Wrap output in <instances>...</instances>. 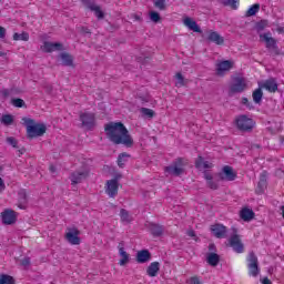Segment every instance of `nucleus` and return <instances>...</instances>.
<instances>
[{"label": "nucleus", "instance_id": "39448f33", "mask_svg": "<svg viewBox=\"0 0 284 284\" xmlns=\"http://www.w3.org/2000/svg\"><path fill=\"white\" fill-rule=\"evenodd\" d=\"M245 88L247 84L245 83V79L241 77H232V83L229 89V97H234V94H241V92H245Z\"/></svg>", "mask_w": 284, "mask_h": 284}, {"label": "nucleus", "instance_id": "5701e85b", "mask_svg": "<svg viewBox=\"0 0 284 284\" xmlns=\"http://www.w3.org/2000/svg\"><path fill=\"white\" fill-rule=\"evenodd\" d=\"M135 261L140 264L148 263L149 261H152V253L146 248L138 251Z\"/></svg>", "mask_w": 284, "mask_h": 284}, {"label": "nucleus", "instance_id": "4c0bfd02", "mask_svg": "<svg viewBox=\"0 0 284 284\" xmlns=\"http://www.w3.org/2000/svg\"><path fill=\"white\" fill-rule=\"evenodd\" d=\"M11 103L14 108H28V105L26 104V101H23V99H20V98H13L11 100Z\"/></svg>", "mask_w": 284, "mask_h": 284}, {"label": "nucleus", "instance_id": "bf43d9fd", "mask_svg": "<svg viewBox=\"0 0 284 284\" xmlns=\"http://www.w3.org/2000/svg\"><path fill=\"white\" fill-rule=\"evenodd\" d=\"M6 32H7L6 28L0 26V39H6Z\"/></svg>", "mask_w": 284, "mask_h": 284}, {"label": "nucleus", "instance_id": "4be33fe9", "mask_svg": "<svg viewBox=\"0 0 284 284\" xmlns=\"http://www.w3.org/2000/svg\"><path fill=\"white\" fill-rule=\"evenodd\" d=\"M234 68V62L231 60H224L217 64L216 74L223 77L224 72H227Z\"/></svg>", "mask_w": 284, "mask_h": 284}, {"label": "nucleus", "instance_id": "6e6d98bb", "mask_svg": "<svg viewBox=\"0 0 284 284\" xmlns=\"http://www.w3.org/2000/svg\"><path fill=\"white\" fill-rule=\"evenodd\" d=\"M0 94H2L4 99H8L10 97V90L3 89L0 91Z\"/></svg>", "mask_w": 284, "mask_h": 284}, {"label": "nucleus", "instance_id": "72a5a7b5", "mask_svg": "<svg viewBox=\"0 0 284 284\" xmlns=\"http://www.w3.org/2000/svg\"><path fill=\"white\" fill-rule=\"evenodd\" d=\"M14 283H17V281L12 275H8V274L0 275V284H14Z\"/></svg>", "mask_w": 284, "mask_h": 284}, {"label": "nucleus", "instance_id": "37998d69", "mask_svg": "<svg viewBox=\"0 0 284 284\" xmlns=\"http://www.w3.org/2000/svg\"><path fill=\"white\" fill-rule=\"evenodd\" d=\"M91 12H94V14L98 19H104L105 18V13H103V10H101V7H99V6H95L94 9Z\"/></svg>", "mask_w": 284, "mask_h": 284}, {"label": "nucleus", "instance_id": "0eeeda50", "mask_svg": "<svg viewBox=\"0 0 284 284\" xmlns=\"http://www.w3.org/2000/svg\"><path fill=\"white\" fill-rule=\"evenodd\" d=\"M80 121L82 123V128H85L89 131L97 128V115L92 112L80 113Z\"/></svg>", "mask_w": 284, "mask_h": 284}, {"label": "nucleus", "instance_id": "7ed1b4c3", "mask_svg": "<svg viewBox=\"0 0 284 284\" xmlns=\"http://www.w3.org/2000/svg\"><path fill=\"white\" fill-rule=\"evenodd\" d=\"M190 162L185 158H178L175 159L171 165L164 168L165 174H170V176H183L185 172V168Z\"/></svg>", "mask_w": 284, "mask_h": 284}, {"label": "nucleus", "instance_id": "6e6552de", "mask_svg": "<svg viewBox=\"0 0 284 284\" xmlns=\"http://www.w3.org/2000/svg\"><path fill=\"white\" fill-rule=\"evenodd\" d=\"M237 173L234 171V168L230 165H224L222 171L219 173L220 181H236Z\"/></svg>", "mask_w": 284, "mask_h": 284}, {"label": "nucleus", "instance_id": "c756f323", "mask_svg": "<svg viewBox=\"0 0 284 284\" xmlns=\"http://www.w3.org/2000/svg\"><path fill=\"white\" fill-rule=\"evenodd\" d=\"M220 3L231 10H239V0H220Z\"/></svg>", "mask_w": 284, "mask_h": 284}, {"label": "nucleus", "instance_id": "864d4df0", "mask_svg": "<svg viewBox=\"0 0 284 284\" xmlns=\"http://www.w3.org/2000/svg\"><path fill=\"white\" fill-rule=\"evenodd\" d=\"M20 265H22V267H28L30 265V257L22 258Z\"/></svg>", "mask_w": 284, "mask_h": 284}, {"label": "nucleus", "instance_id": "bb28decb", "mask_svg": "<svg viewBox=\"0 0 284 284\" xmlns=\"http://www.w3.org/2000/svg\"><path fill=\"white\" fill-rule=\"evenodd\" d=\"M195 168L196 170H210L211 168H214V164L209 161H204L203 156L199 155L195 160Z\"/></svg>", "mask_w": 284, "mask_h": 284}, {"label": "nucleus", "instance_id": "aec40b11", "mask_svg": "<svg viewBox=\"0 0 284 284\" xmlns=\"http://www.w3.org/2000/svg\"><path fill=\"white\" fill-rule=\"evenodd\" d=\"M263 90H267V92L274 93L278 90V82H276L275 78H270L264 82L258 84Z\"/></svg>", "mask_w": 284, "mask_h": 284}, {"label": "nucleus", "instance_id": "ea45409f", "mask_svg": "<svg viewBox=\"0 0 284 284\" xmlns=\"http://www.w3.org/2000/svg\"><path fill=\"white\" fill-rule=\"evenodd\" d=\"M6 142L11 145V148H14L16 150H19V140L14 136H8Z\"/></svg>", "mask_w": 284, "mask_h": 284}, {"label": "nucleus", "instance_id": "4468645a", "mask_svg": "<svg viewBox=\"0 0 284 284\" xmlns=\"http://www.w3.org/2000/svg\"><path fill=\"white\" fill-rule=\"evenodd\" d=\"M88 171H74L70 174L69 179L71 181V185H79V183H83L85 179L89 176Z\"/></svg>", "mask_w": 284, "mask_h": 284}, {"label": "nucleus", "instance_id": "58836bf2", "mask_svg": "<svg viewBox=\"0 0 284 284\" xmlns=\"http://www.w3.org/2000/svg\"><path fill=\"white\" fill-rule=\"evenodd\" d=\"M265 28H267L266 20H261V21L256 22L254 26V30H256V32H263V30H265Z\"/></svg>", "mask_w": 284, "mask_h": 284}, {"label": "nucleus", "instance_id": "ddd939ff", "mask_svg": "<svg viewBox=\"0 0 284 284\" xmlns=\"http://www.w3.org/2000/svg\"><path fill=\"white\" fill-rule=\"evenodd\" d=\"M105 194H108L110 199H114V196L119 194V180L116 178L106 181Z\"/></svg>", "mask_w": 284, "mask_h": 284}, {"label": "nucleus", "instance_id": "f257e3e1", "mask_svg": "<svg viewBox=\"0 0 284 284\" xmlns=\"http://www.w3.org/2000/svg\"><path fill=\"white\" fill-rule=\"evenodd\" d=\"M104 134L114 145H124V148H133L134 139L130 134L123 122H109L104 125Z\"/></svg>", "mask_w": 284, "mask_h": 284}, {"label": "nucleus", "instance_id": "3c124183", "mask_svg": "<svg viewBox=\"0 0 284 284\" xmlns=\"http://www.w3.org/2000/svg\"><path fill=\"white\" fill-rule=\"evenodd\" d=\"M187 236H190L191 239H194V241H199V236H196V232L194 230H189L186 232Z\"/></svg>", "mask_w": 284, "mask_h": 284}, {"label": "nucleus", "instance_id": "4d7b16f0", "mask_svg": "<svg viewBox=\"0 0 284 284\" xmlns=\"http://www.w3.org/2000/svg\"><path fill=\"white\" fill-rule=\"evenodd\" d=\"M209 253L216 254V244H214V243L209 244Z\"/></svg>", "mask_w": 284, "mask_h": 284}, {"label": "nucleus", "instance_id": "774afa93", "mask_svg": "<svg viewBox=\"0 0 284 284\" xmlns=\"http://www.w3.org/2000/svg\"><path fill=\"white\" fill-rule=\"evenodd\" d=\"M148 61H150V57H144V58L142 59V63H148Z\"/></svg>", "mask_w": 284, "mask_h": 284}, {"label": "nucleus", "instance_id": "412c9836", "mask_svg": "<svg viewBox=\"0 0 284 284\" xmlns=\"http://www.w3.org/2000/svg\"><path fill=\"white\" fill-rule=\"evenodd\" d=\"M183 23L192 32H196L197 34H203V30L201 29V26H199V23H196L194 19L186 17L183 19Z\"/></svg>", "mask_w": 284, "mask_h": 284}, {"label": "nucleus", "instance_id": "e433bc0d", "mask_svg": "<svg viewBox=\"0 0 284 284\" xmlns=\"http://www.w3.org/2000/svg\"><path fill=\"white\" fill-rule=\"evenodd\" d=\"M140 112H141V114H143V116H146L148 119H154V116L156 114L154 112V110L149 109V108H141Z\"/></svg>", "mask_w": 284, "mask_h": 284}, {"label": "nucleus", "instance_id": "c85d7f7f", "mask_svg": "<svg viewBox=\"0 0 284 284\" xmlns=\"http://www.w3.org/2000/svg\"><path fill=\"white\" fill-rule=\"evenodd\" d=\"M18 201H19L18 207H20V210H26V205L28 204V193L26 192V190L19 191Z\"/></svg>", "mask_w": 284, "mask_h": 284}, {"label": "nucleus", "instance_id": "2f4dec72", "mask_svg": "<svg viewBox=\"0 0 284 284\" xmlns=\"http://www.w3.org/2000/svg\"><path fill=\"white\" fill-rule=\"evenodd\" d=\"M253 101L254 103H261L263 101V88H257L255 91H253Z\"/></svg>", "mask_w": 284, "mask_h": 284}, {"label": "nucleus", "instance_id": "338daca9", "mask_svg": "<svg viewBox=\"0 0 284 284\" xmlns=\"http://www.w3.org/2000/svg\"><path fill=\"white\" fill-rule=\"evenodd\" d=\"M18 152H19V156H21V154H26V148L18 150Z\"/></svg>", "mask_w": 284, "mask_h": 284}, {"label": "nucleus", "instance_id": "69168bd1", "mask_svg": "<svg viewBox=\"0 0 284 284\" xmlns=\"http://www.w3.org/2000/svg\"><path fill=\"white\" fill-rule=\"evenodd\" d=\"M49 170H50V172H51L52 174H54V172H57V166L50 165V166H49Z\"/></svg>", "mask_w": 284, "mask_h": 284}, {"label": "nucleus", "instance_id": "f03ea898", "mask_svg": "<svg viewBox=\"0 0 284 284\" xmlns=\"http://www.w3.org/2000/svg\"><path fill=\"white\" fill-rule=\"evenodd\" d=\"M22 125L27 128V139H37L48 132V126L43 123H37L32 118H22Z\"/></svg>", "mask_w": 284, "mask_h": 284}, {"label": "nucleus", "instance_id": "20e7f679", "mask_svg": "<svg viewBox=\"0 0 284 284\" xmlns=\"http://www.w3.org/2000/svg\"><path fill=\"white\" fill-rule=\"evenodd\" d=\"M260 40L266 43L267 50L272 53L273 57H278L281 54V49L276 44V39L272 38V33H261Z\"/></svg>", "mask_w": 284, "mask_h": 284}, {"label": "nucleus", "instance_id": "09e8293b", "mask_svg": "<svg viewBox=\"0 0 284 284\" xmlns=\"http://www.w3.org/2000/svg\"><path fill=\"white\" fill-rule=\"evenodd\" d=\"M206 184L210 190H216L219 187V183L214 182V178L212 180H209Z\"/></svg>", "mask_w": 284, "mask_h": 284}, {"label": "nucleus", "instance_id": "9b49d317", "mask_svg": "<svg viewBox=\"0 0 284 284\" xmlns=\"http://www.w3.org/2000/svg\"><path fill=\"white\" fill-rule=\"evenodd\" d=\"M41 50L47 54H50L52 52H61L63 51V43L44 41L43 45L41 47Z\"/></svg>", "mask_w": 284, "mask_h": 284}, {"label": "nucleus", "instance_id": "b1692460", "mask_svg": "<svg viewBox=\"0 0 284 284\" xmlns=\"http://www.w3.org/2000/svg\"><path fill=\"white\" fill-rule=\"evenodd\" d=\"M267 190V171H263L260 175V181L257 183L256 193L263 194Z\"/></svg>", "mask_w": 284, "mask_h": 284}, {"label": "nucleus", "instance_id": "c03bdc74", "mask_svg": "<svg viewBox=\"0 0 284 284\" xmlns=\"http://www.w3.org/2000/svg\"><path fill=\"white\" fill-rule=\"evenodd\" d=\"M258 10H261V4L260 3H255V4L251 6L250 7V17L256 16Z\"/></svg>", "mask_w": 284, "mask_h": 284}, {"label": "nucleus", "instance_id": "49530a36", "mask_svg": "<svg viewBox=\"0 0 284 284\" xmlns=\"http://www.w3.org/2000/svg\"><path fill=\"white\" fill-rule=\"evenodd\" d=\"M154 6L158 10H165L168 7L165 6V0H153Z\"/></svg>", "mask_w": 284, "mask_h": 284}, {"label": "nucleus", "instance_id": "f8f14e48", "mask_svg": "<svg viewBox=\"0 0 284 284\" xmlns=\"http://www.w3.org/2000/svg\"><path fill=\"white\" fill-rule=\"evenodd\" d=\"M3 225H14L17 223V212L11 209H7L1 213Z\"/></svg>", "mask_w": 284, "mask_h": 284}, {"label": "nucleus", "instance_id": "c9c22d12", "mask_svg": "<svg viewBox=\"0 0 284 284\" xmlns=\"http://www.w3.org/2000/svg\"><path fill=\"white\" fill-rule=\"evenodd\" d=\"M1 123H3V125H12V123H14V115L3 114L1 118Z\"/></svg>", "mask_w": 284, "mask_h": 284}, {"label": "nucleus", "instance_id": "e2e57ef3", "mask_svg": "<svg viewBox=\"0 0 284 284\" xmlns=\"http://www.w3.org/2000/svg\"><path fill=\"white\" fill-rule=\"evenodd\" d=\"M253 128H256V122L250 119V130H252Z\"/></svg>", "mask_w": 284, "mask_h": 284}, {"label": "nucleus", "instance_id": "f3484780", "mask_svg": "<svg viewBox=\"0 0 284 284\" xmlns=\"http://www.w3.org/2000/svg\"><path fill=\"white\" fill-rule=\"evenodd\" d=\"M250 272L251 276H258L261 274V267L258 266V257L254 254V252L250 253Z\"/></svg>", "mask_w": 284, "mask_h": 284}, {"label": "nucleus", "instance_id": "603ef678", "mask_svg": "<svg viewBox=\"0 0 284 284\" xmlns=\"http://www.w3.org/2000/svg\"><path fill=\"white\" fill-rule=\"evenodd\" d=\"M267 130L268 132H271V134H276L277 132H281L280 126H268Z\"/></svg>", "mask_w": 284, "mask_h": 284}, {"label": "nucleus", "instance_id": "13d9d810", "mask_svg": "<svg viewBox=\"0 0 284 284\" xmlns=\"http://www.w3.org/2000/svg\"><path fill=\"white\" fill-rule=\"evenodd\" d=\"M204 179L207 182V181H212L214 178L210 174V172L204 171Z\"/></svg>", "mask_w": 284, "mask_h": 284}, {"label": "nucleus", "instance_id": "393cba45", "mask_svg": "<svg viewBox=\"0 0 284 284\" xmlns=\"http://www.w3.org/2000/svg\"><path fill=\"white\" fill-rule=\"evenodd\" d=\"M60 59L62 61V65L64 68H75L74 65V57L68 52L60 53Z\"/></svg>", "mask_w": 284, "mask_h": 284}, {"label": "nucleus", "instance_id": "680f3d73", "mask_svg": "<svg viewBox=\"0 0 284 284\" xmlns=\"http://www.w3.org/2000/svg\"><path fill=\"white\" fill-rule=\"evenodd\" d=\"M256 219V213L253 212V210H250V221H254Z\"/></svg>", "mask_w": 284, "mask_h": 284}, {"label": "nucleus", "instance_id": "473e14b6", "mask_svg": "<svg viewBox=\"0 0 284 284\" xmlns=\"http://www.w3.org/2000/svg\"><path fill=\"white\" fill-rule=\"evenodd\" d=\"M13 41H30V33L23 31L22 33H13Z\"/></svg>", "mask_w": 284, "mask_h": 284}, {"label": "nucleus", "instance_id": "7c9ffc66", "mask_svg": "<svg viewBox=\"0 0 284 284\" xmlns=\"http://www.w3.org/2000/svg\"><path fill=\"white\" fill-rule=\"evenodd\" d=\"M130 154L129 153H120L119 156H118V165L123 169L125 168V163H128V159H130Z\"/></svg>", "mask_w": 284, "mask_h": 284}, {"label": "nucleus", "instance_id": "0e129e2a", "mask_svg": "<svg viewBox=\"0 0 284 284\" xmlns=\"http://www.w3.org/2000/svg\"><path fill=\"white\" fill-rule=\"evenodd\" d=\"M262 284H272V281H270V278H267V277H264L262 280Z\"/></svg>", "mask_w": 284, "mask_h": 284}, {"label": "nucleus", "instance_id": "8fccbe9b", "mask_svg": "<svg viewBox=\"0 0 284 284\" xmlns=\"http://www.w3.org/2000/svg\"><path fill=\"white\" fill-rule=\"evenodd\" d=\"M80 33H82L83 37H90V34H92V31H90V29L88 27H81L80 28Z\"/></svg>", "mask_w": 284, "mask_h": 284}, {"label": "nucleus", "instance_id": "2eb2a0df", "mask_svg": "<svg viewBox=\"0 0 284 284\" xmlns=\"http://www.w3.org/2000/svg\"><path fill=\"white\" fill-rule=\"evenodd\" d=\"M210 231L215 239H225V236H227V227L223 224H213L211 225Z\"/></svg>", "mask_w": 284, "mask_h": 284}, {"label": "nucleus", "instance_id": "6ab92c4d", "mask_svg": "<svg viewBox=\"0 0 284 284\" xmlns=\"http://www.w3.org/2000/svg\"><path fill=\"white\" fill-rule=\"evenodd\" d=\"M206 41L207 43H215V45H223L225 43V38L216 31L209 30Z\"/></svg>", "mask_w": 284, "mask_h": 284}, {"label": "nucleus", "instance_id": "423d86ee", "mask_svg": "<svg viewBox=\"0 0 284 284\" xmlns=\"http://www.w3.org/2000/svg\"><path fill=\"white\" fill-rule=\"evenodd\" d=\"M233 235H231L229 240V245L232 247L233 252H236V254H243L245 252V246L243 245V242H241V236H239V230L236 227H232Z\"/></svg>", "mask_w": 284, "mask_h": 284}, {"label": "nucleus", "instance_id": "de8ad7c7", "mask_svg": "<svg viewBox=\"0 0 284 284\" xmlns=\"http://www.w3.org/2000/svg\"><path fill=\"white\" fill-rule=\"evenodd\" d=\"M83 6H85L88 8V10H91V12L93 11L94 7L97 6V2H94V0H83Z\"/></svg>", "mask_w": 284, "mask_h": 284}, {"label": "nucleus", "instance_id": "cd10ccee", "mask_svg": "<svg viewBox=\"0 0 284 284\" xmlns=\"http://www.w3.org/2000/svg\"><path fill=\"white\" fill-rule=\"evenodd\" d=\"M206 263L211 265V267H216L219 263H221V255L217 253H206Z\"/></svg>", "mask_w": 284, "mask_h": 284}, {"label": "nucleus", "instance_id": "f704fd0d", "mask_svg": "<svg viewBox=\"0 0 284 284\" xmlns=\"http://www.w3.org/2000/svg\"><path fill=\"white\" fill-rule=\"evenodd\" d=\"M120 219L122 221V223H131V219H130V212H128V210L125 209H121L120 210Z\"/></svg>", "mask_w": 284, "mask_h": 284}, {"label": "nucleus", "instance_id": "052dcab7", "mask_svg": "<svg viewBox=\"0 0 284 284\" xmlns=\"http://www.w3.org/2000/svg\"><path fill=\"white\" fill-rule=\"evenodd\" d=\"M3 190H6V182L0 178V192H3Z\"/></svg>", "mask_w": 284, "mask_h": 284}, {"label": "nucleus", "instance_id": "a19ab883", "mask_svg": "<svg viewBox=\"0 0 284 284\" xmlns=\"http://www.w3.org/2000/svg\"><path fill=\"white\" fill-rule=\"evenodd\" d=\"M240 216L242 221L250 222V207L245 206L241 212Z\"/></svg>", "mask_w": 284, "mask_h": 284}, {"label": "nucleus", "instance_id": "a18cd8bd", "mask_svg": "<svg viewBox=\"0 0 284 284\" xmlns=\"http://www.w3.org/2000/svg\"><path fill=\"white\" fill-rule=\"evenodd\" d=\"M175 78L178 79V85L180 88H183V85H185V78L183 77V73L182 72H178L175 74Z\"/></svg>", "mask_w": 284, "mask_h": 284}, {"label": "nucleus", "instance_id": "dca6fc26", "mask_svg": "<svg viewBox=\"0 0 284 284\" xmlns=\"http://www.w3.org/2000/svg\"><path fill=\"white\" fill-rule=\"evenodd\" d=\"M118 250H119V256H121L119 261V265H121V267H124V265H128V263H130V254L125 252V241H121L119 243Z\"/></svg>", "mask_w": 284, "mask_h": 284}, {"label": "nucleus", "instance_id": "1a4fd4ad", "mask_svg": "<svg viewBox=\"0 0 284 284\" xmlns=\"http://www.w3.org/2000/svg\"><path fill=\"white\" fill-rule=\"evenodd\" d=\"M235 128L240 132H250V116L246 114L237 115L234 120Z\"/></svg>", "mask_w": 284, "mask_h": 284}, {"label": "nucleus", "instance_id": "79ce46f5", "mask_svg": "<svg viewBox=\"0 0 284 284\" xmlns=\"http://www.w3.org/2000/svg\"><path fill=\"white\" fill-rule=\"evenodd\" d=\"M149 17L153 21V23H159V21H161V13H159L158 11H150Z\"/></svg>", "mask_w": 284, "mask_h": 284}, {"label": "nucleus", "instance_id": "a211bd4d", "mask_svg": "<svg viewBox=\"0 0 284 284\" xmlns=\"http://www.w3.org/2000/svg\"><path fill=\"white\" fill-rule=\"evenodd\" d=\"M148 230L153 239H159L163 236V232H165V227L163 225L156 224L154 222L149 223Z\"/></svg>", "mask_w": 284, "mask_h": 284}, {"label": "nucleus", "instance_id": "9d476101", "mask_svg": "<svg viewBox=\"0 0 284 284\" xmlns=\"http://www.w3.org/2000/svg\"><path fill=\"white\" fill-rule=\"evenodd\" d=\"M81 231H79V229L70 227L65 233V240L68 243H70V245H81V237H79Z\"/></svg>", "mask_w": 284, "mask_h": 284}, {"label": "nucleus", "instance_id": "5fc2aeb1", "mask_svg": "<svg viewBox=\"0 0 284 284\" xmlns=\"http://www.w3.org/2000/svg\"><path fill=\"white\" fill-rule=\"evenodd\" d=\"M190 284H201L199 276H193L190 278Z\"/></svg>", "mask_w": 284, "mask_h": 284}, {"label": "nucleus", "instance_id": "a878e982", "mask_svg": "<svg viewBox=\"0 0 284 284\" xmlns=\"http://www.w3.org/2000/svg\"><path fill=\"white\" fill-rule=\"evenodd\" d=\"M161 270V263L159 262H152L148 267H146V274L151 278H154V276H158L159 272Z\"/></svg>", "mask_w": 284, "mask_h": 284}]
</instances>
